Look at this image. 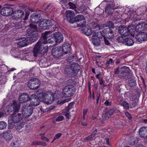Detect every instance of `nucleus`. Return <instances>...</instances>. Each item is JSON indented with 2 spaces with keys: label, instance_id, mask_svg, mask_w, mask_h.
Returning a JSON list of instances; mask_svg holds the SVG:
<instances>
[{
  "label": "nucleus",
  "instance_id": "obj_1",
  "mask_svg": "<svg viewBox=\"0 0 147 147\" xmlns=\"http://www.w3.org/2000/svg\"><path fill=\"white\" fill-rule=\"evenodd\" d=\"M48 46L44 44L42 40H39L36 44L33 51V55L37 57L41 53L43 50L42 55H44L48 51Z\"/></svg>",
  "mask_w": 147,
  "mask_h": 147
},
{
  "label": "nucleus",
  "instance_id": "obj_2",
  "mask_svg": "<svg viewBox=\"0 0 147 147\" xmlns=\"http://www.w3.org/2000/svg\"><path fill=\"white\" fill-rule=\"evenodd\" d=\"M115 73L119 74L120 73L119 75V77L121 79L127 80L129 77H130L133 75L130 70L129 68L126 66H123L120 68L118 67L115 71Z\"/></svg>",
  "mask_w": 147,
  "mask_h": 147
},
{
  "label": "nucleus",
  "instance_id": "obj_3",
  "mask_svg": "<svg viewBox=\"0 0 147 147\" xmlns=\"http://www.w3.org/2000/svg\"><path fill=\"white\" fill-rule=\"evenodd\" d=\"M75 92V89L72 85H67L65 86L63 89L62 94L65 97L73 96Z\"/></svg>",
  "mask_w": 147,
  "mask_h": 147
},
{
  "label": "nucleus",
  "instance_id": "obj_4",
  "mask_svg": "<svg viewBox=\"0 0 147 147\" xmlns=\"http://www.w3.org/2000/svg\"><path fill=\"white\" fill-rule=\"evenodd\" d=\"M22 113L26 118L30 117L33 112V108L30 104L24 105L22 107Z\"/></svg>",
  "mask_w": 147,
  "mask_h": 147
},
{
  "label": "nucleus",
  "instance_id": "obj_5",
  "mask_svg": "<svg viewBox=\"0 0 147 147\" xmlns=\"http://www.w3.org/2000/svg\"><path fill=\"white\" fill-rule=\"evenodd\" d=\"M51 35L50 33L46 31L42 34V37L43 38V40H42L45 46L47 45V44L48 43H52L53 42L54 38L53 37H51Z\"/></svg>",
  "mask_w": 147,
  "mask_h": 147
},
{
  "label": "nucleus",
  "instance_id": "obj_6",
  "mask_svg": "<svg viewBox=\"0 0 147 147\" xmlns=\"http://www.w3.org/2000/svg\"><path fill=\"white\" fill-rule=\"evenodd\" d=\"M28 84L30 88L32 90H35L39 88L40 83L39 80L37 78H32L29 80Z\"/></svg>",
  "mask_w": 147,
  "mask_h": 147
},
{
  "label": "nucleus",
  "instance_id": "obj_7",
  "mask_svg": "<svg viewBox=\"0 0 147 147\" xmlns=\"http://www.w3.org/2000/svg\"><path fill=\"white\" fill-rule=\"evenodd\" d=\"M92 28L95 30H94V32L93 35L96 36L97 38L99 39H101L104 36L102 34L101 31L100 30L99 26L98 24L95 22H93L91 24Z\"/></svg>",
  "mask_w": 147,
  "mask_h": 147
},
{
  "label": "nucleus",
  "instance_id": "obj_8",
  "mask_svg": "<svg viewBox=\"0 0 147 147\" xmlns=\"http://www.w3.org/2000/svg\"><path fill=\"white\" fill-rule=\"evenodd\" d=\"M52 54L55 58L59 59L63 55L64 53L61 46L53 48L52 50Z\"/></svg>",
  "mask_w": 147,
  "mask_h": 147
},
{
  "label": "nucleus",
  "instance_id": "obj_9",
  "mask_svg": "<svg viewBox=\"0 0 147 147\" xmlns=\"http://www.w3.org/2000/svg\"><path fill=\"white\" fill-rule=\"evenodd\" d=\"M10 6H13L12 5L6 6L1 9L0 13L4 16H8L13 14V9Z\"/></svg>",
  "mask_w": 147,
  "mask_h": 147
},
{
  "label": "nucleus",
  "instance_id": "obj_10",
  "mask_svg": "<svg viewBox=\"0 0 147 147\" xmlns=\"http://www.w3.org/2000/svg\"><path fill=\"white\" fill-rule=\"evenodd\" d=\"M80 65L78 63L72 64L71 67L68 69H67L66 71H67V74H75L76 75L78 74V72L80 71Z\"/></svg>",
  "mask_w": 147,
  "mask_h": 147
},
{
  "label": "nucleus",
  "instance_id": "obj_11",
  "mask_svg": "<svg viewBox=\"0 0 147 147\" xmlns=\"http://www.w3.org/2000/svg\"><path fill=\"white\" fill-rule=\"evenodd\" d=\"M52 25V23L50 20L46 19L43 20L40 22L39 26L40 29L46 30L51 27Z\"/></svg>",
  "mask_w": 147,
  "mask_h": 147
},
{
  "label": "nucleus",
  "instance_id": "obj_12",
  "mask_svg": "<svg viewBox=\"0 0 147 147\" xmlns=\"http://www.w3.org/2000/svg\"><path fill=\"white\" fill-rule=\"evenodd\" d=\"M130 27L127 28L125 26H121L118 28V32L120 34L124 36H127L130 34L131 31L130 28Z\"/></svg>",
  "mask_w": 147,
  "mask_h": 147
},
{
  "label": "nucleus",
  "instance_id": "obj_13",
  "mask_svg": "<svg viewBox=\"0 0 147 147\" xmlns=\"http://www.w3.org/2000/svg\"><path fill=\"white\" fill-rule=\"evenodd\" d=\"M13 14L12 19L15 20H21L25 15L24 11L20 10L14 11Z\"/></svg>",
  "mask_w": 147,
  "mask_h": 147
},
{
  "label": "nucleus",
  "instance_id": "obj_14",
  "mask_svg": "<svg viewBox=\"0 0 147 147\" xmlns=\"http://www.w3.org/2000/svg\"><path fill=\"white\" fill-rule=\"evenodd\" d=\"M66 16L68 21L69 23H74L75 16L74 12L71 10H67L65 12Z\"/></svg>",
  "mask_w": 147,
  "mask_h": 147
},
{
  "label": "nucleus",
  "instance_id": "obj_15",
  "mask_svg": "<svg viewBox=\"0 0 147 147\" xmlns=\"http://www.w3.org/2000/svg\"><path fill=\"white\" fill-rule=\"evenodd\" d=\"M37 28L36 25L30 24V28L26 30V35L28 36L33 35L34 34L37 33L36 32Z\"/></svg>",
  "mask_w": 147,
  "mask_h": 147
},
{
  "label": "nucleus",
  "instance_id": "obj_16",
  "mask_svg": "<svg viewBox=\"0 0 147 147\" xmlns=\"http://www.w3.org/2000/svg\"><path fill=\"white\" fill-rule=\"evenodd\" d=\"M41 19V15L36 13L32 14L30 17L31 21L33 23H38Z\"/></svg>",
  "mask_w": 147,
  "mask_h": 147
},
{
  "label": "nucleus",
  "instance_id": "obj_17",
  "mask_svg": "<svg viewBox=\"0 0 147 147\" xmlns=\"http://www.w3.org/2000/svg\"><path fill=\"white\" fill-rule=\"evenodd\" d=\"M147 28V24L145 22L138 24L136 26V30L138 33H143Z\"/></svg>",
  "mask_w": 147,
  "mask_h": 147
},
{
  "label": "nucleus",
  "instance_id": "obj_18",
  "mask_svg": "<svg viewBox=\"0 0 147 147\" xmlns=\"http://www.w3.org/2000/svg\"><path fill=\"white\" fill-rule=\"evenodd\" d=\"M135 38L138 42H141L145 41L147 39V35L145 32L138 33L136 34Z\"/></svg>",
  "mask_w": 147,
  "mask_h": 147
},
{
  "label": "nucleus",
  "instance_id": "obj_19",
  "mask_svg": "<svg viewBox=\"0 0 147 147\" xmlns=\"http://www.w3.org/2000/svg\"><path fill=\"white\" fill-rule=\"evenodd\" d=\"M54 99L53 95L51 94H46L43 100V102L47 104H50L54 101Z\"/></svg>",
  "mask_w": 147,
  "mask_h": 147
},
{
  "label": "nucleus",
  "instance_id": "obj_20",
  "mask_svg": "<svg viewBox=\"0 0 147 147\" xmlns=\"http://www.w3.org/2000/svg\"><path fill=\"white\" fill-rule=\"evenodd\" d=\"M107 28H104L103 31L104 33L106 34L107 37L109 39H112L114 37V33L111 29L108 27Z\"/></svg>",
  "mask_w": 147,
  "mask_h": 147
},
{
  "label": "nucleus",
  "instance_id": "obj_21",
  "mask_svg": "<svg viewBox=\"0 0 147 147\" xmlns=\"http://www.w3.org/2000/svg\"><path fill=\"white\" fill-rule=\"evenodd\" d=\"M53 38L54 41L57 43H60L63 41V37L62 34L59 32L54 34Z\"/></svg>",
  "mask_w": 147,
  "mask_h": 147
},
{
  "label": "nucleus",
  "instance_id": "obj_22",
  "mask_svg": "<svg viewBox=\"0 0 147 147\" xmlns=\"http://www.w3.org/2000/svg\"><path fill=\"white\" fill-rule=\"evenodd\" d=\"M71 45L67 42H65L63 45L62 48V51L64 54L70 53L71 50Z\"/></svg>",
  "mask_w": 147,
  "mask_h": 147
},
{
  "label": "nucleus",
  "instance_id": "obj_23",
  "mask_svg": "<svg viewBox=\"0 0 147 147\" xmlns=\"http://www.w3.org/2000/svg\"><path fill=\"white\" fill-rule=\"evenodd\" d=\"M28 44V40L25 38H23L20 39L18 42H17V45L20 47L26 46Z\"/></svg>",
  "mask_w": 147,
  "mask_h": 147
},
{
  "label": "nucleus",
  "instance_id": "obj_24",
  "mask_svg": "<svg viewBox=\"0 0 147 147\" xmlns=\"http://www.w3.org/2000/svg\"><path fill=\"white\" fill-rule=\"evenodd\" d=\"M10 117L16 123L18 122L22 119V115L21 113H16L13 114Z\"/></svg>",
  "mask_w": 147,
  "mask_h": 147
},
{
  "label": "nucleus",
  "instance_id": "obj_25",
  "mask_svg": "<svg viewBox=\"0 0 147 147\" xmlns=\"http://www.w3.org/2000/svg\"><path fill=\"white\" fill-rule=\"evenodd\" d=\"M139 133L140 136L145 139L147 138V127H141L139 129Z\"/></svg>",
  "mask_w": 147,
  "mask_h": 147
},
{
  "label": "nucleus",
  "instance_id": "obj_26",
  "mask_svg": "<svg viewBox=\"0 0 147 147\" xmlns=\"http://www.w3.org/2000/svg\"><path fill=\"white\" fill-rule=\"evenodd\" d=\"M29 95L26 93H23L19 97V100L20 103H23L29 100Z\"/></svg>",
  "mask_w": 147,
  "mask_h": 147
},
{
  "label": "nucleus",
  "instance_id": "obj_27",
  "mask_svg": "<svg viewBox=\"0 0 147 147\" xmlns=\"http://www.w3.org/2000/svg\"><path fill=\"white\" fill-rule=\"evenodd\" d=\"M113 6L110 4H108L105 8V12L108 16L112 15L114 12Z\"/></svg>",
  "mask_w": 147,
  "mask_h": 147
},
{
  "label": "nucleus",
  "instance_id": "obj_28",
  "mask_svg": "<svg viewBox=\"0 0 147 147\" xmlns=\"http://www.w3.org/2000/svg\"><path fill=\"white\" fill-rule=\"evenodd\" d=\"M82 30L83 32L87 36H90L92 33L91 28L88 26H84Z\"/></svg>",
  "mask_w": 147,
  "mask_h": 147
},
{
  "label": "nucleus",
  "instance_id": "obj_29",
  "mask_svg": "<svg viewBox=\"0 0 147 147\" xmlns=\"http://www.w3.org/2000/svg\"><path fill=\"white\" fill-rule=\"evenodd\" d=\"M92 42L94 45L98 46L100 45L101 41L99 39L97 38L95 35H92Z\"/></svg>",
  "mask_w": 147,
  "mask_h": 147
},
{
  "label": "nucleus",
  "instance_id": "obj_30",
  "mask_svg": "<svg viewBox=\"0 0 147 147\" xmlns=\"http://www.w3.org/2000/svg\"><path fill=\"white\" fill-rule=\"evenodd\" d=\"M12 105L14 110V112H18L20 110V104L19 102L14 100L13 101Z\"/></svg>",
  "mask_w": 147,
  "mask_h": 147
},
{
  "label": "nucleus",
  "instance_id": "obj_31",
  "mask_svg": "<svg viewBox=\"0 0 147 147\" xmlns=\"http://www.w3.org/2000/svg\"><path fill=\"white\" fill-rule=\"evenodd\" d=\"M115 111L113 109H110L107 111L105 115L104 118L105 120L107 119L114 113Z\"/></svg>",
  "mask_w": 147,
  "mask_h": 147
},
{
  "label": "nucleus",
  "instance_id": "obj_32",
  "mask_svg": "<svg viewBox=\"0 0 147 147\" xmlns=\"http://www.w3.org/2000/svg\"><path fill=\"white\" fill-rule=\"evenodd\" d=\"M3 137L5 140H10L12 137L11 131H6L3 133Z\"/></svg>",
  "mask_w": 147,
  "mask_h": 147
},
{
  "label": "nucleus",
  "instance_id": "obj_33",
  "mask_svg": "<svg viewBox=\"0 0 147 147\" xmlns=\"http://www.w3.org/2000/svg\"><path fill=\"white\" fill-rule=\"evenodd\" d=\"M38 36V33H34L33 35L28 36V38L30 42H33L36 40Z\"/></svg>",
  "mask_w": 147,
  "mask_h": 147
},
{
  "label": "nucleus",
  "instance_id": "obj_34",
  "mask_svg": "<svg viewBox=\"0 0 147 147\" xmlns=\"http://www.w3.org/2000/svg\"><path fill=\"white\" fill-rule=\"evenodd\" d=\"M128 46H131L134 44L133 40L129 38H125L124 43Z\"/></svg>",
  "mask_w": 147,
  "mask_h": 147
},
{
  "label": "nucleus",
  "instance_id": "obj_35",
  "mask_svg": "<svg viewBox=\"0 0 147 147\" xmlns=\"http://www.w3.org/2000/svg\"><path fill=\"white\" fill-rule=\"evenodd\" d=\"M97 132V131L96 129L93 131L90 135L86 138L85 141H88L94 140L95 139V136Z\"/></svg>",
  "mask_w": 147,
  "mask_h": 147
},
{
  "label": "nucleus",
  "instance_id": "obj_36",
  "mask_svg": "<svg viewBox=\"0 0 147 147\" xmlns=\"http://www.w3.org/2000/svg\"><path fill=\"white\" fill-rule=\"evenodd\" d=\"M40 100L38 98H37L35 99H33L32 100L30 101V105L32 107V106H36L40 104Z\"/></svg>",
  "mask_w": 147,
  "mask_h": 147
},
{
  "label": "nucleus",
  "instance_id": "obj_37",
  "mask_svg": "<svg viewBox=\"0 0 147 147\" xmlns=\"http://www.w3.org/2000/svg\"><path fill=\"white\" fill-rule=\"evenodd\" d=\"M102 27L104 28H107V27H108L111 29V28L113 29L115 28L113 23L111 21H109L107 24H102Z\"/></svg>",
  "mask_w": 147,
  "mask_h": 147
},
{
  "label": "nucleus",
  "instance_id": "obj_38",
  "mask_svg": "<svg viewBox=\"0 0 147 147\" xmlns=\"http://www.w3.org/2000/svg\"><path fill=\"white\" fill-rule=\"evenodd\" d=\"M15 123H16L10 117L8 121V127L9 129H12Z\"/></svg>",
  "mask_w": 147,
  "mask_h": 147
},
{
  "label": "nucleus",
  "instance_id": "obj_39",
  "mask_svg": "<svg viewBox=\"0 0 147 147\" xmlns=\"http://www.w3.org/2000/svg\"><path fill=\"white\" fill-rule=\"evenodd\" d=\"M128 82L129 85L131 87L135 86L136 85V80L132 78H130Z\"/></svg>",
  "mask_w": 147,
  "mask_h": 147
},
{
  "label": "nucleus",
  "instance_id": "obj_40",
  "mask_svg": "<svg viewBox=\"0 0 147 147\" xmlns=\"http://www.w3.org/2000/svg\"><path fill=\"white\" fill-rule=\"evenodd\" d=\"M24 126V123L17 122L15 126V128L18 131L21 129Z\"/></svg>",
  "mask_w": 147,
  "mask_h": 147
},
{
  "label": "nucleus",
  "instance_id": "obj_41",
  "mask_svg": "<svg viewBox=\"0 0 147 147\" xmlns=\"http://www.w3.org/2000/svg\"><path fill=\"white\" fill-rule=\"evenodd\" d=\"M84 19H85L84 17L82 15H77L75 17L74 19L75 20L74 22H77V23L82 20H83Z\"/></svg>",
  "mask_w": 147,
  "mask_h": 147
},
{
  "label": "nucleus",
  "instance_id": "obj_42",
  "mask_svg": "<svg viewBox=\"0 0 147 147\" xmlns=\"http://www.w3.org/2000/svg\"><path fill=\"white\" fill-rule=\"evenodd\" d=\"M37 93L38 95V96H37V97L39 99L42 98L43 99V100L46 94L42 92H40L39 91H38L37 92Z\"/></svg>",
  "mask_w": 147,
  "mask_h": 147
},
{
  "label": "nucleus",
  "instance_id": "obj_43",
  "mask_svg": "<svg viewBox=\"0 0 147 147\" xmlns=\"http://www.w3.org/2000/svg\"><path fill=\"white\" fill-rule=\"evenodd\" d=\"M120 103L126 109H128L129 108V104L126 101H124L123 100H120Z\"/></svg>",
  "mask_w": 147,
  "mask_h": 147
},
{
  "label": "nucleus",
  "instance_id": "obj_44",
  "mask_svg": "<svg viewBox=\"0 0 147 147\" xmlns=\"http://www.w3.org/2000/svg\"><path fill=\"white\" fill-rule=\"evenodd\" d=\"M125 38L122 35L119 36L117 37L116 40L118 42L124 43Z\"/></svg>",
  "mask_w": 147,
  "mask_h": 147
},
{
  "label": "nucleus",
  "instance_id": "obj_45",
  "mask_svg": "<svg viewBox=\"0 0 147 147\" xmlns=\"http://www.w3.org/2000/svg\"><path fill=\"white\" fill-rule=\"evenodd\" d=\"M85 24L86 20L85 18L82 20L77 23L78 26L80 27H84Z\"/></svg>",
  "mask_w": 147,
  "mask_h": 147
},
{
  "label": "nucleus",
  "instance_id": "obj_46",
  "mask_svg": "<svg viewBox=\"0 0 147 147\" xmlns=\"http://www.w3.org/2000/svg\"><path fill=\"white\" fill-rule=\"evenodd\" d=\"M7 124L3 121H0V129H3L5 128Z\"/></svg>",
  "mask_w": 147,
  "mask_h": 147
},
{
  "label": "nucleus",
  "instance_id": "obj_47",
  "mask_svg": "<svg viewBox=\"0 0 147 147\" xmlns=\"http://www.w3.org/2000/svg\"><path fill=\"white\" fill-rule=\"evenodd\" d=\"M6 109L7 111L9 113H11L12 112H14V110L12 104L11 105H8L7 106Z\"/></svg>",
  "mask_w": 147,
  "mask_h": 147
},
{
  "label": "nucleus",
  "instance_id": "obj_48",
  "mask_svg": "<svg viewBox=\"0 0 147 147\" xmlns=\"http://www.w3.org/2000/svg\"><path fill=\"white\" fill-rule=\"evenodd\" d=\"M68 4L69 5L71 8L74 9L76 8V6L74 3L69 2L68 3Z\"/></svg>",
  "mask_w": 147,
  "mask_h": 147
},
{
  "label": "nucleus",
  "instance_id": "obj_49",
  "mask_svg": "<svg viewBox=\"0 0 147 147\" xmlns=\"http://www.w3.org/2000/svg\"><path fill=\"white\" fill-rule=\"evenodd\" d=\"M37 98V96L35 94H33L31 95L30 97L29 96V100L32 101L33 99H36Z\"/></svg>",
  "mask_w": 147,
  "mask_h": 147
},
{
  "label": "nucleus",
  "instance_id": "obj_50",
  "mask_svg": "<svg viewBox=\"0 0 147 147\" xmlns=\"http://www.w3.org/2000/svg\"><path fill=\"white\" fill-rule=\"evenodd\" d=\"M103 38L105 44L106 45H110V43L109 42V41L106 38V37H104Z\"/></svg>",
  "mask_w": 147,
  "mask_h": 147
},
{
  "label": "nucleus",
  "instance_id": "obj_51",
  "mask_svg": "<svg viewBox=\"0 0 147 147\" xmlns=\"http://www.w3.org/2000/svg\"><path fill=\"white\" fill-rule=\"evenodd\" d=\"M64 119V117L62 116H60L57 117L56 119V121H62Z\"/></svg>",
  "mask_w": 147,
  "mask_h": 147
},
{
  "label": "nucleus",
  "instance_id": "obj_52",
  "mask_svg": "<svg viewBox=\"0 0 147 147\" xmlns=\"http://www.w3.org/2000/svg\"><path fill=\"white\" fill-rule=\"evenodd\" d=\"M62 135V134L61 133H59L55 135L54 138V140H55L57 139H58Z\"/></svg>",
  "mask_w": 147,
  "mask_h": 147
},
{
  "label": "nucleus",
  "instance_id": "obj_53",
  "mask_svg": "<svg viewBox=\"0 0 147 147\" xmlns=\"http://www.w3.org/2000/svg\"><path fill=\"white\" fill-rule=\"evenodd\" d=\"M118 14L119 12H118L117 11H114V12H113V14L112 16L115 18H116L117 17Z\"/></svg>",
  "mask_w": 147,
  "mask_h": 147
},
{
  "label": "nucleus",
  "instance_id": "obj_54",
  "mask_svg": "<svg viewBox=\"0 0 147 147\" xmlns=\"http://www.w3.org/2000/svg\"><path fill=\"white\" fill-rule=\"evenodd\" d=\"M73 105V103H70L67 107V111L68 112L71 109V108L72 107Z\"/></svg>",
  "mask_w": 147,
  "mask_h": 147
},
{
  "label": "nucleus",
  "instance_id": "obj_55",
  "mask_svg": "<svg viewBox=\"0 0 147 147\" xmlns=\"http://www.w3.org/2000/svg\"><path fill=\"white\" fill-rule=\"evenodd\" d=\"M52 6L51 4L50 3H49L46 6L45 9L46 11L47 10L50 9Z\"/></svg>",
  "mask_w": 147,
  "mask_h": 147
},
{
  "label": "nucleus",
  "instance_id": "obj_56",
  "mask_svg": "<svg viewBox=\"0 0 147 147\" xmlns=\"http://www.w3.org/2000/svg\"><path fill=\"white\" fill-rule=\"evenodd\" d=\"M15 27L17 29L21 28H22L20 23H18L17 24H16Z\"/></svg>",
  "mask_w": 147,
  "mask_h": 147
},
{
  "label": "nucleus",
  "instance_id": "obj_57",
  "mask_svg": "<svg viewBox=\"0 0 147 147\" xmlns=\"http://www.w3.org/2000/svg\"><path fill=\"white\" fill-rule=\"evenodd\" d=\"M125 115L129 119H132V117L131 115L128 112H126L125 113Z\"/></svg>",
  "mask_w": 147,
  "mask_h": 147
},
{
  "label": "nucleus",
  "instance_id": "obj_58",
  "mask_svg": "<svg viewBox=\"0 0 147 147\" xmlns=\"http://www.w3.org/2000/svg\"><path fill=\"white\" fill-rule=\"evenodd\" d=\"M113 62V59L111 58H110L109 60H108L106 62V65L109 64Z\"/></svg>",
  "mask_w": 147,
  "mask_h": 147
},
{
  "label": "nucleus",
  "instance_id": "obj_59",
  "mask_svg": "<svg viewBox=\"0 0 147 147\" xmlns=\"http://www.w3.org/2000/svg\"><path fill=\"white\" fill-rule=\"evenodd\" d=\"M39 145H40L43 146H47V144L45 142H39Z\"/></svg>",
  "mask_w": 147,
  "mask_h": 147
},
{
  "label": "nucleus",
  "instance_id": "obj_60",
  "mask_svg": "<svg viewBox=\"0 0 147 147\" xmlns=\"http://www.w3.org/2000/svg\"><path fill=\"white\" fill-rule=\"evenodd\" d=\"M74 82V80L73 79H71L68 80L67 81V84H68V85H69V84H71V83L73 82Z\"/></svg>",
  "mask_w": 147,
  "mask_h": 147
},
{
  "label": "nucleus",
  "instance_id": "obj_61",
  "mask_svg": "<svg viewBox=\"0 0 147 147\" xmlns=\"http://www.w3.org/2000/svg\"><path fill=\"white\" fill-rule=\"evenodd\" d=\"M29 13L28 12H26V13L25 16L23 19L24 20H26L28 18V17L29 15Z\"/></svg>",
  "mask_w": 147,
  "mask_h": 147
},
{
  "label": "nucleus",
  "instance_id": "obj_62",
  "mask_svg": "<svg viewBox=\"0 0 147 147\" xmlns=\"http://www.w3.org/2000/svg\"><path fill=\"white\" fill-rule=\"evenodd\" d=\"M74 56H72V57L70 56L68 57V61H69L70 62H71V60L73 61V59H74Z\"/></svg>",
  "mask_w": 147,
  "mask_h": 147
},
{
  "label": "nucleus",
  "instance_id": "obj_63",
  "mask_svg": "<svg viewBox=\"0 0 147 147\" xmlns=\"http://www.w3.org/2000/svg\"><path fill=\"white\" fill-rule=\"evenodd\" d=\"M104 104L106 105L109 106L111 105V103L110 102H109L107 100L104 103Z\"/></svg>",
  "mask_w": 147,
  "mask_h": 147
},
{
  "label": "nucleus",
  "instance_id": "obj_64",
  "mask_svg": "<svg viewBox=\"0 0 147 147\" xmlns=\"http://www.w3.org/2000/svg\"><path fill=\"white\" fill-rule=\"evenodd\" d=\"M39 141H34L32 142V145H39Z\"/></svg>",
  "mask_w": 147,
  "mask_h": 147
}]
</instances>
